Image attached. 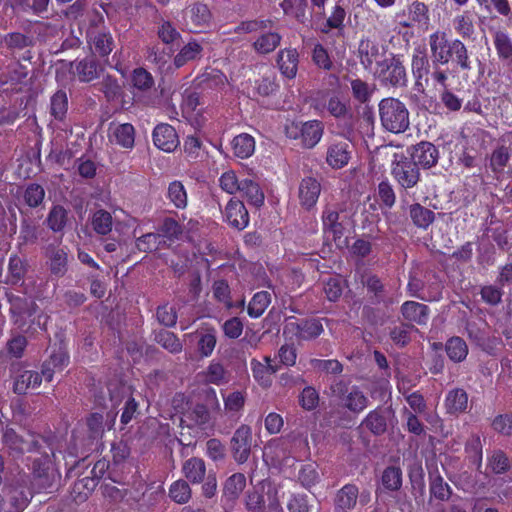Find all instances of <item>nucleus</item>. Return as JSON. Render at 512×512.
Masks as SVG:
<instances>
[{"label":"nucleus","mask_w":512,"mask_h":512,"mask_svg":"<svg viewBox=\"0 0 512 512\" xmlns=\"http://www.w3.org/2000/svg\"><path fill=\"white\" fill-rule=\"evenodd\" d=\"M391 174L400 187L405 190L415 187L420 180L418 166L403 154L394 155Z\"/></svg>","instance_id":"nucleus-5"},{"label":"nucleus","mask_w":512,"mask_h":512,"mask_svg":"<svg viewBox=\"0 0 512 512\" xmlns=\"http://www.w3.org/2000/svg\"><path fill=\"white\" fill-rule=\"evenodd\" d=\"M203 48L197 41L188 42L174 57V65L177 68L184 66L187 62L198 58Z\"/></svg>","instance_id":"nucleus-48"},{"label":"nucleus","mask_w":512,"mask_h":512,"mask_svg":"<svg viewBox=\"0 0 512 512\" xmlns=\"http://www.w3.org/2000/svg\"><path fill=\"white\" fill-rule=\"evenodd\" d=\"M44 379L41 372L25 370L14 380L13 391L18 395L26 394L28 389H35L40 386Z\"/></svg>","instance_id":"nucleus-27"},{"label":"nucleus","mask_w":512,"mask_h":512,"mask_svg":"<svg viewBox=\"0 0 512 512\" xmlns=\"http://www.w3.org/2000/svg\"><path fill=\"white\" fill-rule=\"evenodd\" d=\"M510 460L500 449L494 450L488 457V467L495 474L506 473L510 469Z\"/></svg>","instance_id":"nucleus-60"},{"label":"nucleus","mask_w":512,"mask_h":512,"mask_svg":"<svg viewBox=\"0 0 512 512\" xmlns=\"http://www.w3.org/2000/svg\"><path fill=\"white\" fill-rule=\"evenodd\" d=\"M187 25H191L190 29H198L210 22L211 13L207 5L195 3L185 12Z\"/></svg>","instance_id":"nucleus-29"},{"label":"nucleus","mask_w":512,"mask_h":512,"mask_svg":"<svg viewBox=\"0 0 512 512\" xmlns=\"http://www.w3.org/2000/svg\"><path fill=\"white\" fill-rule=\"evenodd\" d=\"M432 69V62L427 56L425 49L416 48L411 58V72L414 78V89L424 93L430 85L429 74Z\"/></svg>","instance_id":"nucleus-7"},{"label":"nucleus","mask_w":512,"mask_h":512,"mask_svg":"<svg viewBox=\"0 0 512 512\" xmlns=\"http://www.w3.org/2000/svg\"><path fill=\"white\" fill-rule=\"evenodd\" d=\"M167 198L178 209H184L187 206V192L181 181H173L169 184Z\"/></svg>","instance_id":"nucleus-49"},{"label":"nucleus","mask_w":512,"mask_h":512,"mask_svg":"<svg viewBox=\"0 0 512 512\" xmlns=\"http://www.w3.org/2000/svg\"><path fill=\"white\" fill-rule=\"evenodd\" d=\"M232 147L237 157L245 159L253 154L255 141L251 135L243 133L234 137Z\"/></svg>","instance_id":"nucleus-46"},{"label":"nucleus","mask_w":512,"mask_h":512,"mask_svg":"<svg viewBox=\"0 0 512 512\" xmlns=\"http://www.w3.org/2000/svg\"><path fill=\"white\" fill-rule=\"evenodd\" d=\"M8 301L10 304V313L15 325L22 331L27 332L29 326L28 322L31 321V317L37 312V304L26 297H21L13 294H7Z\"/></svg>","instance_id":"nucleus-6"},{"label":"nucleus","mask_w":512,"mask_h":512,"mask_svg":"<svg viewBox=\"0 0 512 512\" xmlns=\"http://www.w3.org/2000/svg\"><path fill=\"white\" fill-rule=\"evenodd\" d=\"M165 244L160 233H146L136 239V247L139 251L150 253L161 248Z\"/></svg>","instance_id":"nucleus-51"},{"label":"nucleus","mask_w":512,"mask_h":512,"mask_svg":"<svg viewBox=\"0 0 512 512\" xmlns=\"http://www.w3.org/2000/svg\"><path fill=\"white\" fill-rule=\"evenodd\" d=\"M68 222V210L61 205H54L51 207L47 218L46 224L53 232H62Z\"/></svg>","instance_id":"nucleus-42"},{"label":"nucleus","mask_w":512,"mask_h":512,"mask_svg":"<svg viewBox=\"0 0 512 512\" xmlns=\"http://www.w3.org/2000/svg\"><path fill=\"white\" fill-rule=\"evenodd\" d=\"M185 418L191 425L205 428L210 422V413L206 405L198 403L185 414Z\"/></svg>","instance_id":"nucleus-53"},{"label":"nucleus","mask_w":512,"mask_h":512,"mask_svg":"<svg viewBox=\"0 0 512 512\" xmlns=\"http://www.w3.org/2000/svg\"><path fill=\"white\" fill-rule=\"evenodd\" d=\"M350 145L347 142L332 143L326 154V162L333 169H341L350 159Z\"/></svg>","instance_id":"nucleus-24"},{"label":"nucleus","mask_w":512,"mask_h":512,"mask_svg":"<svg viewBox=\"0 0 512 512\" xmlns=\"http://www.w3.org/2000/svg\"><path fill=\"white\" fill-rule=\"evenodd\" d=\"M90 45L95 53L102 57L108 56L114 48V39L109 32L91 31L89 32Z\"/></svg>","instance_id":"nucleus-32"},{"label":"nucleus","mask_w":512,"mask_h":512,"mask_svg":"<svg viewBox=\"0 0 512 512\" xmlns=\"http://www.w3.org/2000/svg\"><path fill=\"white\" fill-rule=\"evenodd\" d=\"M271 302V295L267 291H260L254 294L253 298L249 302L247 312L250 317H260L269 306Z\"/></svg>","instance_id":"nucleus-50"},{"label":"nucleus","mask_w":512,"mask_h":512,"mask_svg":"<svg viewBox=\"0 0 512 512\" xmlns=\"http://www.w3.org/2000/svg\"><path fill=\"white\" fill-rule=\"evenodd\" d=\"M106 467L107 465L105 462L99 461L91 470L92 476H86L74 483L71 489V497L76 503H82L88 499L89 495L97 486L98 480L104 474Z\"/></svg>","instance_id":"nucleus-11"},{"label":"nucleus","mask_w":512,"mask_h":512,"mask_svg":"<svg viewBox=\"0 0 512 512\" xmlns=\"http://www.w3.org/2000/svg\"><path fill=\"white\" fill-rule=\"evenodd\" d=\"M374 76L382 86L388 88H403L408 82L406 68L401 57L393 53L378 63Z\"/></svg>","instance_id":"nucleus-2"},{"label":"nucleus","mask_w":512,"mask_h":512,"mask_svg":"<svg viewBox=\"0 0 512 512\" xmlns=\"http://www.w3.org/2000/svg\"><path fill=\"white\" fill-rule=\"evenodd\" d=\"M47 256L50 260V271L52 274L61 277L67 271L68 257L63 248L49 247L47 249Z\"/></svg>","instance_id":"nucleus-38"},{"label":"nucleus","mask_w":512,"mask_h":512,"mask_svg":"<svg viewBox=\"0 0 512 512\" xmlns=\"http://www.w3.org/2000/svg\"><path fill=\"white\" fill-rule=\"evenodd\" d=\"M364 285L367 287L368 292L371 294L370 302L374 305L380 304L385 300V289L381 280L375 276H368Z\"/></svg>","instance_id":"nucleus-61"},{"label":"nucleus","mask_w":512,"mask_h":512,"mask_svg":"<svg viewBox=\"0 0 512 512\" xmlns=\"http://www.w3.org/2000/svg\"><path fill=\"white\" fill-rule=\"evenodd\" d=\"M281 35L277 32L261 34L252 44L258 54L266 55L273 52L281 43Z\"/></svg>","instance_id":"nucleus-39"},{"label":"nucleus","mask_w":512,"mask_h":512,"mask_svg":"<svg viewBox=\"0 0 512 512\" xmlns=\"http://www.w3.org/2000/svg\"><path fill=\"white\" fill-rule=\"evenodd\" d=\"M493 43L498 57L512 66V40L507 33L498 30L493 34Z\"/></svg>","instance_id":"nucleus-36"},{"label":"nucleus","mask_w":512,"mask_h":512,"mask_svg":"<svg viewBox=\"0 0 512 512\" xmlns=\"http://www.w3.org/2000/svg\"><path fill=\"white\" fill-rule=\"evenodd\" d=\"M153 340L172 354H178L183 350V344L180 339L173 332L168 330L160 329L154 331Z\"/></svg>","instance_id":"nucleus-35"},{"label":"nucleus","mask_w":512,"mask_h":512,"mask_svg":"<svg viewBox=\"0 0 512 512\" xmlns=\"http://www.w3.org/2000/svg\"><path fill=\"white\" fill-rule=\"evenodd\" d=\"M225 220L238 230L244 229L249 223L248 211L240 200L231 199L225 207Z\"/></svg>","instance_id":"nucleus-20"},{"label":"nucleus","mask_w":512,"mask_h":512,"mask_svg":"<svg viewBox=\"0 0 512 512\" xmlns=\"http://www.w3.org/2000/svg\"><path fill=\"white\" fill-rule=\"evenodd\" d=\"M429 481L431 496L440 501H447L450 498L452 494L451 488L437 470L429 472Z\"/></svg>","instance_id":"nucleus-41"},{"label":"nucleus","mask_w":512,"mask_h":512,"mask_svg":"<svg viewBox=\"0 0 512 512\" xmlns=\"http://www.w3.org/2000/svg\"><path fill=\"white\" fill-rule=\"evenodd\" d=\"M71 68L78 80L84 83L97 79L103 71V67L94 57H86L80 61L71 63Z\"/></svg>","instance_id":"nucleus-18"},{"label":"nucleus","mask_w":512,"mask_h":512,"mask_svg":"<svg viewBox=\"0 0 512 512\" xmlns=\"http://www.w3.org/2000/svg\"><path fill=\"white\" fill-rule=\"evenodd\" d=\"M324 127L320 121L290 122L285 125V134L289 139L299 140L303 148L311 149L317 145L323 135Z\"/></svg>","instance_id":"nucleus-3"},{"label":"nucleus","mask_w":512,"mask_h":512,"mask_svg":"<svg viewBox=\"0 0 512 512\" xmlns=\"http://www.w3.org/2000/svg\"><path fill=\"white\" fill-rule=\"evenodd\" d=\"M510 160V148L501 145L493 150L490 156L489 166L495 173H500L504 170Z\"/></svg>","instance_id":"nucleus-56"},{"label":"nucleus","mask_w":512,"mask_h":512,"mask_svg":"<svg viewBox=\"0 0 512 512\" xmlns=\"http://www.w3.org/2000/svg\"><path fill=\"white\" fill-rule=\"evenodd\" d=\"M68 363V356L64 350H53L49 358L43 363L41 374L46 382H51L56 369L61 370Z\"/></svg>","instance_id":"nucleus-28"},{"label":"nucleus","mask_w":512,"mask_h":512,"mask_svg":"<svg viewBox=\"0 0 512 512\" xmlns=\"http://www.w3.org/2000/svg\"><path fill=\"white\" fill-rule=\"evenodd\" d=\"M387 51L388 47L379 41L369 37L362 38L358 44L360 64L365 70H371L374 64L378 67V63L387 57Z\"/></svg>","instance_id":"nucleus-8"},{"label":"nucleus","mask_w":512,"mask_h":512,"mask_svg":"<svg viewBox=\"0 0 512 512\" xmlns=\"http://www.w3.org/2000/svg\"><path fill=\"white\" fill-rule=\"evenodd\" d=\"M321 193L320 182L313 177L303 178L299 185L298 196L300 204L309 210L315 206Z\"/></svg>","instance_id":"nucleus-19"},{"label":"nucleus","mask_w":512,"mask_h":512,"mask_svg":"<svg viewBox=\"0 0 512 512\" xmlns=\"http://www.w3.org/2000/svg\"><path fill=\"white\" fill-rule=\"evenodd\" d=\"M323 230L326 234L332 235L335 240L341 238L344 227L340 221V213L331 207H326L322 214Z\"/></svg>","instance_id":"nucleus-30"},{"label":"nucleus","mask_w":512,"mask_h":512,"mask_svg":"<svg viewBox=\"0 0 512 512\" xmlns=\"http://www.w3.org/2000/svg\"><path fill=\"white\" fill-rule=\"evenodd\" d=\"M67 107H68V100H67L66 92L63 90H58L51 97V104H50L51 115L57 120H62L64 118V116L66 115Z\"/></svg>","instance_id":"nucleus-62"},{"label":"nucleus","mask_w":512,"mask_h":512,"mask_svg":"<svg viewBox=\"0 0 512 512\" xmlns=\"http://www.w3.org/2000/svg\"><path fill=\"white\" fill-rule=\"evenodd\" d=\"M154 145L165 152H173L179 146L175 128L169 124H158L153 130Z\"/></svg>","instance_id":"nucleus-14"},{"label":"nucleus","mask_w":512,"mask_h":512,"mask_svg":"<svg viewBox=\"0 0 512 512\" xmlns=\"http://www.w3.org/2000/svg\"><path fill=\"white\" fill-rule=\"evenodd\" d=\"M446 352L452 361L461 362L467 356L468 347L462 338L452 337L446 343Z\"/></svg>","instance_id":"nucleus-55"},{"label":"nucleus","mask_w":512,"mask_h":512,"mask_svg":"<svg viewBox=\"0 0 512 512\" xmlns=\"http://www.w3.org/2000/svg\"><path fill=\"white\" fill-rule=\"evenodd\" d=\"M110 141L122 148L132 149L135 144V128L130 123L110 125Z\"/></svg>","instance_id":"nucleus-21"},{"label":"nucleus","mask_w":512,"mask_h":512,"mask_svg":"<svg viewBox=\"0 0 512 512\" xmlns=\"http://www.w3.org/2000/svg\"><path fill=\"white\" fill-rule=\"evenodd\" d=\"M227 82L225 74L217 69L206 71L197 78L198 86L204 89L221 90L226 86Z\"/></svg>","instance_id":"nucleus-40"},{"label":"nucleus","mask_w":512,"mask_h":512,"mask_svg":"<svg viewBox=\"0 0 512 512\" xmlns=\"http://www.w3.org/2000/svg\"><path fill=\"white\" fill-rule=\"evenodd\" d=\"M323 326L320 320L296 319L290 317L284 327V334H291L298 340L309 341L317 338L323 332Z\"/></svg>","instance_id":"nucleus-9"},{"label":"nucleus","mask_w":512,"mask_h":512,"mask_svg":"<svg viewBox=\"0 0 512 512\" xmlns=\"http://www.w3.org/2000/svg\"><path fill=\"white\" fill-rule=\"evenodd\" d=\"M456 39L450 41L446 32L436 31L429 36V46L433 64L446 65L452 59Z\"/></svg>","instance_id":"nucleus-12"},{"label":"nucleus","mask_w":512,"mask_h":512,"mask_svg":"<svg viewBox=\"0 0 512 512\" xmlns=\"http://www.w3.org/2000/svg\"><path fill=\"white\" fill-rule=\"evenodd\" d=\"M27 272V264L24 259L18 255H12L8 262V274L6 283L17 285L22 282Z\"/></svg>","instance_id":"nucleus-44"},{"label":"nucleus","mask_w":512,"mask_h":512,"mask_svg":"<svg viewBox=\"0 0 512 512\" xmlns=\"http://www.w3.org/2000/svg\"><path fill=\"white\" fill-rule=\"evenodd\" d=\"M351 91L353 97L360 103L368 102L374 92V85H370L362 79H352L350 81Z\"/></svg>","instance_id":"nucleus-58"},{"label":"nucleus","mask_w":512,"mask_h":512,"mask_svg":"<svg viewBox=\"0 0 512 512\" xmlns=\"http://www.w3.org/2000/svg\"><path fill=\"white\" fill-rule=\"evenodd\" d=\"M238 192H240L250 204L256 207H260L264 203V193L261 191L259 185L251 179L241 180Z\"/></svg>","instance_id":"nucleus-43"},{"label":"nucleus","mask_w":512,"mask_h":512,"mask_svg":"<svg viewBox=\"0 0 512 512\" xmlns=\"http://www.w3.org/2000/svg\"><path fill=\"white\" fill-rule=\"evenodd\" d=\"M246 486V477L242 473H234L223 484V498L228 502H234Z\"/></svg>","instance_id":"nucleus-31"},{"label":"nucleus","mask_w":512,"mask_h":512,"mask_svg":"<svg viewBox=\"0 0 512 512\" xmlns=\"http://www.w3.org/2000/svg\"><path fill=\"white\" fill-rule=\"evenodd\" d=\"M91 225L97 234L107 235L112 231V215L104 209H99L93 213Z\"/></svg>","instance_id":"nucleus-47"},{"label":"nucleus","mask_w":512,"mask_h":512,"mask_svg":"<svg viewBox=\"0 0 512 512\" xmlns=\"http://www.w3.org/2000/svg\"><path fill=\"white\" fill-rule=\"evenodd\" d=\"M45 190L37 183L27 185L23 193L24 202L31 208L38 207L44 200Z\"/></svg>","instance_id":"nucleus-64"},{"label":"nucleus","mask_w":512,"mask_h":512,"mask_svg":"<svg viewBox=\"0 0 512 512\" xmlns=\"http://www.w3.org/2000/svg\"><path fill=\"white\" fill-rule=\"evenodd\" d=\"M299 54L294 48H285L278 52L277 65L281 73L289 78L293 79L298 70Z\"/></svg>","instance_id":"nucleus-25"},{"label":"nucleus","mask_w":512,"mask_h":512,"mask_svg":"<svg viewBox=\"0 0 512 512\" xmlns=\"http://www.w3.org/2000/svg\"><path fill=\"white\" fill-rule=\"evenodd\" d=\"M455 31L464 39H470L475 32L472 15L465 11L453 19Z\"/></svg>","instance_id":"nucleus-52"},{"label":"nucleus","mask_w":512,"mask_h":512,"mask_svg":"<svg viewBox=\"0 0 512 512\" xmlns=\"http://www.w3.org/2000/svg\"><path fill=\"white\" fill-rule=\"evenodd\" d=\"M409 215L412 222L419 228H428L435 219V214L432 210L416 203L409 207Z\"/></svg>","instance_id":"nucleus-45"},{"label":"nucleus","mask_w":512,"mask_h":512,"mask_svg":"<svg viewBox=\"0 0 512 512\" xmlns=\"http://www.w3.org/2000/svg\"><path fill=\"white\" fill-rule=\"evenodd\" d=\"M250 367L254 380L263 388L272 385V376L279 370V366L273 365L269 356H265L263 361L253 358Z\"/></svg>","instance_id":"nucleus-16"},{"label":"nucleus","mask_w":512,"mask_h":512,"mask_svg":"<svg viewBox=\"0 0 512 512\" xmlns=\"http://www.w3.org/2000/svg\"><path fill=\"white\" fill-rule=\"evenodd\" d=\"M252 430L250 426L242 424L234 432L230 440V450L233 459L238 464L248 461L251 454Z\"/></svg>","instance_id":"nucleus-10"},{"label":"nucleus","mask_w":512,"mask_h":512,"mask_svg":"<svg viewBox=\"0 0 512 512\" xmlns=\"http://www.w3.org/2000/svg\"><path fill=\"white\" fill-rule=\"evenodd\" d=\"M5 443L18 452H33L38 450L39 441L34 435H28V438L18 435L14 430L7 429L3 435Z\"/></svg>","instance_id":"nucleus-23"},{"label":"nucleus","mask_w":512,"mask_h":512,"mask_svg":"<svg viewBox=\"0 0 512 512\" xmlns=\"http://www.w3.org/2000/svg\"><path fill=\"white\" fill-rule=\"evenodd\" d=\"M169 496L174 502L178 504L187 503L192 496L189 483L182 479L175 481L170 486Z\"/></svg>","instance_id":"nucleus-57"},{"label":"nucleus","mask_w":512,"mask_h":512,"mask_svg":"<svg viewBox=\"0 0 512 512\" xmlns=\"http://www.w3.org/2000/svg\"><path fill=\"white\" fill-rule=\"evenodd\" d=\"M462 71H469L472 69V60L470 59L468 49L465 44L456 39L455 47L452 51L451 59Z\"/></svg>","instance_id":"nucleus-59"},{"label":"nucleus","mask_w":512,"mask_h":512,"mask_svg":"<svg viewBox=\"0 0 512 512\" xmlns=\"http://www.w3.org/2000/svg\"><path fill=\"white\" fill-rule=\"evenodd\" d=\"M429 21V10L428 7L420 1H414L408 6V20L401 22V26L404 28H410L415 23L427 24Z\"/></svg>","instance_id":"nucleus-37"},{"label":"nucleus","mask_w":512,"mask_h":512,"mask_svg":"<svg viewBox=\"0 0 512 512\" xmlns=\"http://www.w3.org/2000/svg\"><path fill=\"white\" fill-rule=\"evenodd\" d=\"M359 489L354 484H346L333 498V512H352L358 501Z\"/></svg>","instance_id":"nucleus-17"},{"label":"nucleus","mask_w":512,"mask_h":512,"mask_svg":"<svg viewBox=\"0 0 512 512\" xmlns=\"http://www.w3.org/2000/svg\"><path fill=\"white\" fill-rule=\"evenodd\" d=\"M390 414L389 409L377 408L368 413L362 422L374 435H382L387 430V415Z\"/></svg>","instance_id":"nucleus-26"},{"label":"nucleus","mask_w":512,"mask_h":512,"mask_svg":"<svg viewBox=\"0 0 512 512\" xmlns=\"http://www.w3.org/2000/svg\"><path fill=\"white\" fill-rule=\"evenodd\" d=\"M182 471L188 481L199 484L205 479L206 465L203 459L193 457L185 461Z\"/></svg>","instance_id":"nucleus-33"},{"label":"nucleus","mask_w":512,"mask_h":512,"mask_svg":"<svg viewBox=\"0 0 512 512\" xmlns=\"http://www.w3.org/2000/svg\"><path fill=\"white\" fill-rule=\"evenodd\" d=\"M60 481V474L48 456L33 461V486L39 492H53Z\"/></svg>","instance_id":"nucleus-4"},{"label":"nucleus","mask_w":512,"mask_h":512,"mask_svg":"<svg viewBox=\"0 0 512 512\" xmlns=\"http://www.w3.org/2000/svg\"><path fill=\"white\" fill-rule=\"evenodd\" d=\"M468 405V395L460 388L448 392L445 398V408L447 413L456 415L466 410Z\"/></svg>","instance_id":"nucleus-34"},{"label":"nucleus","mask_w":512,"mask_h":512,"mask_svg":"<svg viewBox=\"0 0 512 512\" xmlns=\"http://www.w3.org/2000/svg\"><path fill=\"white\" fill-rule=\"evenodd\" d=\"M368 405V398L357 387H353L344 398V406L354 412L363 411Z\"/></svg>","instance_id":"nucleus-54"},{"label":"nucleus","mask_w":512,"mask_h":512,"mask_svg":"<svg viewBox=\"0 0 512 512\" xmlns=\"http://www.w3.org/2000/svg\"><path fill=\"white\" fill-rule=\"evenodd\" d=\"M411 160L417 166L425 169L435 166L439 159V151L436 146L430 142L422 141L412 147Z\"/></svg>","instance_id":"nucleus-15"},{"label":"nucleus","mask_w":512,"mask_h":512,"mask_svg":"<svg viewBox=\"0 0 512 512\" xmlns=\"http://www.w3.org/2000/svg\"><path fill=\"white\" fill-rule=\"evenodd\" d=\"M378 110L381 125L386 131L398 134L409 128V111L398 98H383L378 104Z\"/></svg>","instance_id":"nucleus-1"},{"label":"nucleus","mask_w":512,"mask_h":512,"mask_svg":"<svg viewBox=\"0 0 512 512\" xmlns=\"http://www.w3.org/2000/svg\"><path fill=\"white\" fill-rule=\"evenodd\" d=\"M313 63L322 70L331 71L334 69V63L327 51V49L320 43L315 44L312 50Z\"/></svg>","instance_id":"nucleus-63"},{"label":"nucleus","mask_w":512,"mask_h":512,"mask_svg":"<svg viewBox=\"0 0 512 512\" xmlns=\"http://www.w3.org/2000/svg\"><path fill=\"white\" fill-rule=\"evenodd\" d=\"M401 314L407 324L425 325L429 319V308L419 302L406 301L401 306Z\"/></svg>","instance_id":"nucleus-22"},{"label":"nucleus","mask_w":512,"mask_h":512,"mask_svg":"<svg viewBox=\"0 0 512 512\" xmlns=\"http://www.w3.org/2000/svg\"><path fill=\"white\" fill-rule=\"evenodd\" d=\"M32 494L24 487H9L6 492V499L2 498V512H23L28 506Z\"/></svg>","instance_id":"nucleus-13"}]
</instances>
